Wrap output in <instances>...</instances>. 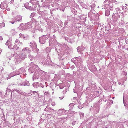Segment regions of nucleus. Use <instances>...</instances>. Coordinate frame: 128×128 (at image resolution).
I'll use <instances>...</instances> for the list:
<instances>
[{"mask_svg": "<svg viewBox=\"0 0 128 128\" xmlns=\"http://www.w3.org/2000/svg\"><path fill=\"white\" fill-rule=\"evenodd\" d=\"M52 62L51 60V58L49 56H48L47 59L45 60V62L44 63L45 64L50 65L52 64Z\"/></svg>", "mask_w": 128, "mask_h": 128, "instance_id": "nucleus-13", "label": "nucleus"}, {"mask_svg": "<svg viewBox=\"0 0 128 128\" xmlns=\"http://www.w3.org/2000/svg\"><path fill=\"white\" fill-rule=\"evenodd\" d=\"M60 49H61V48L59 46H57L55 47V50L59 54L62 53V50H60Z\"/></svg>", "mask_w": 128, "mask_h": 128, "instance_id": "nucleus-22", "label": "nucleus"}, {"mask_svg": "<svg viewBox=\"0 0 128 128\" xmlns=\"http://www.w3.org/2000/svg\"><path fill=\"white\" fill-rule=\"evenodd\" d=\"M69 20H65V22L64 23V25L65 26H66V25L69 22Z\"/></svg>", "mask_w": 128, "mask_h": 128, "instance_id": "nucleus-54", "label": "nucleus"}, {"mask_svg": "<svg viewBox=\"0 0 128 128\" xmlns=\"http://www.w3.org/2000/svg\"><path fill=\"white\" fill-rule=\"evenodd\" d=\"M87 64L88 67H90L92 64V60L89 59L87 61Z\"/></svg>", "mask_w": 128, "mask_h": 128, "instance_id": "nucleus-24", "label": "nucleus"}, {"mask_svg": "<svg viewBox=\"0 0 128 128\" xmlns=\"http://www.w3.org/2000/svg\"><path fill=\"white\" fill-rule=\"evenodd\" d=\"M79 114L81 118H83L84 117V113L81 112H80Z\"/></svg>", "mask_w": 128, "mask_h": 128, "instance_id": "nucleus-44", "label": "nucleus"}, {"mask_svg": "<svg viewBox=\"0 0 128 128\" xmlns=\"http://www.w3.org/2000/svg\"><path fill=\"white\" fill-rule=\"evenodd\" d=\"M74 104L73 103L70 104L68 105V106L70 109H72L73 108Z\"/></svg>", "mask_w": 128, "mask_h": 128, "instance_id": "nucleus-37", "label": "nucleus"}, {"mask_svg": "<svg viewBox=\"0 0 128 128\" xmlns=\"http://www.w3.org/2000/svg\"><path fill=\"white\" fill-rule=\"evenodd\" d=\"M46 50L47 52H50V51L51 49L50 47H48L46 48Z\"/></svg>", "mask_w": 128, "mask_h": 128, "instance_id": "nucleus-48", "label": "nucleus"}, {"mask_svg": "<svg viewBox=\"0 0 128 128\" xmlns=\"http://www.w3.org/2000/svg\"><path fill=\"white\" fill-rule=\"evenodd\" d=\"M11 56H9L8 57V59H9L10 60L11 59V58H12V57H13L14 56V54H11Z\"/></svg>", "mask_w": 128, "mask_h": 128, "instance_id": "nucleus-53", "label": "nucleus"}, {"mask_svg": "<svg viewBox=\"0 0 128 128\" xmlns=\"http://www.w3.org/2000/svg\"><path fill=\"white\" fill-rule=\"evenodd\" d=\"M16 42L17 44H18L20 42V41L19 40L16 39Z\"/></svg>", "mask_w": 128, "mask_h": 128, "instance_id": "nucleus-63", "label": "nucleus"}, {"mask_svg": "<svg viewBox=\"0 0 128 128\" xmlns=\"http://www.w3.org/2000/svg\"><path fill=\"white\" fill-rule=\"evenodd\" d=\"M22 16H17L15 18V20L16 22L18 21L21 22Z\"/></svg>", "mask_w": 128, "mask_h": 128, "instance_id": "nucleus-23", "label": "nucleus"}, {"mask_svg": "<svg viewBox=\"0 0 128 128\" xmlns=\"http://www.w3.org/2000/svg\"><path fill=\"white\" fill-rule=\"evenodd\" d=\"M11 49H14V50H19V46L18 45L15 44L13 48H12Z\"/></svg>", "mask_w": 128, "mask_h": 128, "instance_id": "nucleus-29", "label": "nucleus"}, {"mask_svg": "<svg viewBox=\"0 0 128 128\" xmlns=\"http://www.w3.org/2000/svg\"><path fill=\"white\" fill-rule=\"evenodd\" d=\"M26 57V56L24 54H21L20 56H18L16 57L14 60L16 64H19Z\"/></svg>", "mask_w": 128, "mask_h": 128, "instance_id": "nucleus-2", "label": "nucleus"}, {"mask_svg": "<svg viewBox=\"0 0 128 128\" xmlns=\"http://www.w3.org/2000/svg\"><path fill=\"white\" fill-rule=\"evenodd\" d=\"M85 48L82 44L80 46H78L77 48V50L78 52H80L83 51L85 49Z\"/></svg>", "mask_w": 128, "mask_h": 128, "instance_id": "nucleus-17", "label": "nucleus"}, {"mask_svg": "<svg viewBox=\"0 0 128 128\" xmlns=\"http://www.w3.org/2000/svg\"><path fill=\"white\" fill-rule=\"evenodd\" d=\"M32 21H31L30 22H28V23H27V24L29 25V26H31L32 24Z\"/></svg>", "mask_w": 128, "mask_h": 128, "instance_id": "nucleus-61", "label": "nucleus"}, {"mask_svg": "<svg viewBox=\"0 0 128 128\" xmlns=\"http://www.w3.org/2000/svg\"><path fill=\"white\" fill-rule=\"evenodd\" d=\"M35 50L36 51V53L38 54L39 52L38 51L39 50L36 47L35 48Z\"/></svg>", "mask_w": 128, "mask_h": 128, "instance_id": "nucleus-51", "label": "nucleus"}, {"mask_svg": "<svg viewBox=\"0 0 128 128\" xmlns=\"http://www.w3.org/2000/svg\"><path fill=\"white\" fill-rule=\"evenodd\" d=\"M65 39L66 40H67L68 42H72L71 40H70V39H69V38L68 37H66L65 38Z\"/></svg>", "mask_w": 128, "mask_h": 128, "instance_id": "nucleus-43", "label": "nucleus"}, {"mask_svg": "<svg viewBox=\"0 0 128 128\" xmlns=\"http://www.w3.org/2000/svg\"><path fill=\"white\" fill-rule=\"evenodd\" d=\"M30 46L32 48H34L37 46L36 42L33 41L30 42Z\"/></svg>", "mask_w": 128, "mask_h": 128, "instance_id": "nucleus-19", "label": "nucleus"}, {"mask_svg": "<svg viewBox=\"0 0 128 128\" xmlns=\"http://www.w3.org/2000/svg\"><path fill=\"white\" fill-rule=\"evenodd\" d=\"M44 110V111L48 112L50 113H54V109H52L50 108H48L47 107L45 108Z\"/></svg>", "mask_w": 128, "mask_h": 128, "instance_id": "nucleus-15", "label": "nucleus"}, {"mask_svg": "<svg viewBox=\"0 0 128 128\" xmlns=\"http://www.w3.org/2000/svg\"><path fill=\"white\" fill-rule=\"evenodd\" d=\"M72 109H70L68 111V112H67V113L70 114H71L72 112Z\"/></svg>", "mask_w": 128, "mask_h": 128, "instance_id": "nucleus-52", "label": "nucleus"}, {"mask_svg": "<svg viewBox=\"0 0 128 128\" xmlns=\"http://www.w3.org/2000/svg\"><path fill=\"white\" fill-rule=\"evenodd\" d=\"M21 99L20 95H18L16 96V97H12L11 101L14 102L18 103Z\"/></svg>", "mask_w": 128, "mask_h": 128, "instance_id": "nucleus-10", "label": "nucleus"}, {"mask_svg": "<svg viewBox=\"0 0 128 128\" xmlns=\"http://www.w3.org/2000/svg\"><path fill=\"white\" fill-rule=\"evenodd\" d=\"M96 12L93 9V8L92 9V10H90V12L88 13V16H90V15H91V18L92 20H95V17L96 16Z\"/></svg>", "mask_w": 128, "mask_h": 128, "instance_id": "nucleus-8", "label": "nucleus"}, {"mask_svg": "<svg viewBox=\"0 0 128 128\" xmlns=\"http://www.w3.org/2000/svg\"><path fill=\"white\" fill-rule=\"evenodd\" d=\"M106 10L105 15L106 16H108L110 14V10H111L110 8H109L108 9V8H106Z\"/></svg>", "mask_w": 128, "mask_h": 128, "instance_id": "nucleus-27", "label": "nucleus"}, {"mask_svg": "<svg viewBox=\"0 0 128 128\" xmlns=\"http://www.w3.org/2000/svg\"><path fill=\"white\" fill-rule=\"evenodd\" d=\"M49 38V36L47 35H43L39 38V42L41 44H44Z\"/></svg>", "mask_w": 128, "mask_h": 128, "instance_id": "nucleus-3", "label": "nucleus"}, {"mask_svg": "<svg viewBox=\"0 0 128 128\" xmlns=\"http://www.w3.org/2000/svg\"><path fill=\"white\" fill-rule=\"evenodd\" d=\"M11 92L10 90V89L8 88H6V93H5L6 95L9 94L10 92Z\"/></svg>", "mask_w": 128, "mask_h": 128, "instance_id": "nucleus-38", "label": "nucleus"}, {"mask_svg": "<svg viewBox=\"0 0 128 128\" xmlns=\"http://www.w3.org/2000/svg\"><path fill=\"white\" fill-rule=\"evenodd\" d=\"M59 86L60 88L62 89L64 88L65 86V84H61L59 85Z\"/></svg>", "mask_w": 128, "mask_h": 128, "instance_id": "nucleus-40", "label": "nucleus"}, {"mask_svg": "<svg viewBox=\"0 0 128 128\" xmlns=\"http://www.w3.org/2000/svg\"><path fill=\"white\" fill-rule=\"evenodd\" d=\"M110 107V106H108V105H107V104L104 106V108L105 109L109 108Z\"/></svg>", "mask_w": 128, "mask_h": 128, "instance_id": "nucleus-55", "label": "nucleus"}, {"mask_svg": "<svg viewBox=\"0 0 128 128\" xmlns=\"http://www.w3.org/2000/svg\"><path fill=\"white\" fill-rule=\"evenodd\" d=\"M30 64H33V65L31 66L32 65H30L31 66L29 68L28 70L30 73L32 74L34 72L35 69L36 68V67H38L37 66L34 64L32 62L30 63Z\"/></svg>", "mask_w": 128, "mask_h": 128, "instance_id": "nucleus-9", "label": "nucleus"}, {"mask_svg": "<svg viewBox=\"0 0 128 128\" xmlns=\"http://www.w3.org/2000/svg\"><path fill=\"white\" fill-rule=\"evenodd\" d=\"M16 74L14 71L10 73L8 75V77H6V78L7 80H8L10 78L14 76H16Z\"/></svg>", "mask_w": 128, "mask_h": 128, "instance_id": "nucleus-21", "label": "nucleus"}, {"mask_svg": "<svg viewBox=\"0 0 128 128\" xmlns=\"http://www.w3.org/2000/svg\"><path fill=\"white\" fill-rule=\"evenodd\" d=\"M112 17V24L114 25L116 24L118 19L120 18V16L118 13H113Z\"/></svg>", "mask_w": 128, "mask_h": 128, "instance_id": "nucleus-4", "label": "nucleus"}, {"mask_svg": "<svg viewBox=\"0 0 128 128\" xmlns=\"http://www.w3.org/2000/svg\"><path fill=\"white\" fill-rule=\"evenodd\" d=\"M77 112H76L74 111H72L71 114L72 115V116H73L74 115V114H75Z\"/></svg>", "mask_w": 128, "mask_h": 128, "instance_id": "nucleus-58", "label": "nucleus"}, {"mask_svg": "<svg viewBox=\"0 0 128 128\" xmlns=\"http://www.w3.org/2000/svg\"><path fill=\"white\" fill-rule=\"evenodd\" d=\"M76 57H75L73 58H72L71 60V61L74 63L75 64H76V63L78 62H76Z\"/></svg>", "mask_w": 128, "mask_h": 128, "instance_id": "nucleus-31", "label": "nucleus"}, {"mask_svg": "<svg viewBox=\"0 0 128 128\" xmlns=\"http://www.w3.org/2000/svg\"><path fill=\"white\" fill-rule=\"evenodd\" d=\"M126 97H126V98L125 97V96L124 95L123 98V101L124 104V106H127V105L126 104V103L125 102V100H126Z\"/></svg>", "mask_w": 128, "mask_h": 128, "instance_id": "nucleus-33", "label": "nucleus"}, {"mask_svg": "<svg viewBox=\"0 0 128 128\" xmlns=\"http://www.w3.org/2000/svg\"><path fill=\"white\" fill-rule=\"evenodd\" d=\"M65 112V110L64 109H59L58 112V113L60 115L64 114Z\"/></svg>", "mask_w": 128, "mask_h": 128, "instance_id": "nucleus-28", "label": "nucleus"}, {"mask_svg": "<svg viewBox=\"0 0 128 128\" xmlns=\"http://www.w3.org/2000/svg\"><path fill=\"white\" fill-rule=\"evenodd\" d=\"M48 116H51V117H53L54 118L55 116L53 114H52L51 113V114H48Z\"/></svg>", "mask_w": 128, "mask_h": 128, "instance_id": "nucleus-62", "label": "nucleus"}, {"mask_svg": "<svg viewBox=\"0 0 128 128\" xmlns=\"http://www.w3.org/2000/svg\"><path fill=\"white\" fill-rule=\"evenodd\" d=\"M30 85V84L28 81L26 80L23 82H22L19 84H18V86H29Z\"/></svg>", "mask_w": 128, "mask_h": 128, "instance_id": "nucleus-12", "label": "nucleus"}, {"mask_svg": "<svg viewBox=\"0 0 128 128\" xmlns=\"http://www.w3.org/2000/svg\"><path fill=\"white\" fill-rule=\"evenodd\" d=\"M101 104L100 100L96 103H94L92 107L90 108V110L94 114L98 113L100 110Z\"/></svg>", "mask_w": 128, "mask_h": 128, "instance_id": "nucleus-1", "label": "nucleus"}, {"mask_svg": "<svg viewBox=\"0 0 128 128\" xmlns=\"http://www.w3.org/2000/svg\"><path fill=\"white\" fill-rule=\"evenodd\" d=\"M76 62H79L81 60V58L80 57H76Z\"/></svg>", "mask_w": 128, "mask_h": 128, "instance_id": "nucleus-46", "label": "nucleus"}, {"mask_svg": "<svg viewBox=\"0 0 128 128\" xmlns=\"http://www.w3.org/2000/svg\"><path fill=\"white\" fill-rule=\"evenodd\" d=\"M92 87L93 90H94L96 89V86L94 84H92Z\"/></svg>", "mask_w": 128, "mask_h": 128, "instance_id": "nucleus-47", "label": "nucleus"}, {"mask_svg": "<svg viewBox=\"0 0 128 128\" xmlns=\"http://www.w3.org/2000/svg\"><path fill=\"white\" fill-rule=\"evenodd\" d=\"M27 50H28V48H24L22 50H24V51H26Z\"/></svg>", "mask_w": 128, "mask_h": 128, "instance_id": "nucleus-57", "label": "nucleus"}, {"mask_svg": "<svg viewBox=\"0 0 128 128\" xmlns=\"http://www.w3.org/2000/svg\"><path fill=\"white\" fill-rule=\"evenodd\" d=\"M22 38L24 40H29V36L27 35H25L24 34Z\"/></svg>", "mask_w": 128, "mask_h": 128, "instance_id": "nucleus-36", "label": "nucleus"}, {"mask_svg": "<svg viewBox=\"0 0 128 128\" xmlns=\"http://www.w3.org/2000/svg\"><path fill=\"white\" fill-rule=\"evenodd\" d=\"M120 20L121 21L119 22V23L121 25H124V24L125 22L124 21V18H121Z\"/></svg>", "mask_w": 128, "mask_h": 128, "instance_id": "nucleus-34", "label": "nucleus"}, {"mask_svg": "<svg viewBox=\"0 0 128 128\" xmlns=\"http://www.w3.org/2000/svg\"><path fill=\"white\" fill-rule=\"evenodd\" d=\"M68 53L67 49L65 48L62 50V53H60V56H64L65 54H67Z\"/></svg>", "mask_w": 128, "mask_h": 128, "instance_id": "nucleus-16", "label": "nucleus"}, {"mask_svg": "<svg viewBox=\"0 0 128 128\" xmlns=\"http://www.w3.org/2000/svg\"><path fill=\"white\" fill-rule=\"evenodd\" d=\"M5 26V24L4 22H2V23H0V28H2L4 27Z\"/></svg>", "mask_w": 128, "mask_h": 128, "instance_id": "nucleus-45", "label": "nucleus"}, {"mask_svg": "<svg viewBox=\"0 0 128 128\" xmlns=\"http://www.w3.org/2000/svg\"><path fill=\"white\" fill-rule=\"evenodd\" d=\"M67 19L69 21L72 22L74 21L75 18L71 16H67Z\"/></svg>", "mask_w": 128, "mask_h": 128, "instance_id": "nucleus-20", "label": "nucleus"}, {"mask_svg": "<svg viewBox=\"0 0 128 128\" xmlns=\"http://www.w3.org/2000/svg\"><path fill=\"white\" fill-rule=\"evenodd\" d=\"M35 29L36 30H37L39 31L42 32L43 31L42 29L41 28L40 26H38V27H36Z\"/></svg>", "mask_w": 128, "mask_h": 128, "instance_id": "nucleus-32", "label": "nucleus"}, {"mask_svg": "<svg viewBox=\"0 0 128 128\" xmlns=\"http://www.w3.org/2000/svg\"><path fill=\"white\" fill-rule=\"evenodd\" d=\"M76 63L75 64L76 66V67L77 68H79L80 70H81L83 68V66L82 64L79 62H78V63Z\"/></svg>", "mask_w": 128, "mask_h": 128, "instance_id": "nucleus-18", "label": "nucleus"}, {"mask_svg": "<svg viewBox=\"0 0 128 128\" xmlns=\"http://www.w3.org/2000/svg\"><path fill=\"white\" fill-rule=\"evenodd\" d=\"M16 20H14V21H13V20H12V21H10L9 22L10 23H11L12 24H14V22H16Z\"/></svg>", "mask_w": 128, "mask_h": 128, "instance_id": "nucleus-60", "label": "nucleus"}, {"mask_svg": "<svg viewBox=\"0 0 128 128\" xmlns=\"http://www.w3.org/2000/svg\"><path fill=\"white\" fill-rule=\"evenodd\" d=\"M28 58L30 59V60L31 61L32 60V57L30 55H28Z\"/></svg>", "mask_w": 128, "mask_h": 128, "instance_id": "nucleus-50", "label": "nucleus"}, {"mask_svg": "<svg viewBox=\"0 0 128 128\" xmlns=\"http://www.w3.org/2000/svg\"><path fill=\"white\" fill-rule=\"evenodd\" d=\"M113 101L112 100H110L108 101L107 102V103L110 106L112 104Z\"/></svg>", "mask_w": 128, "mask_h": 128, "instance_id": "nucleus-42", "label": "nucleus"}, {"mask_svg": "<svg viewBox=\"0 0 128 128\" xmlns=\"http://www.w3.org/2000/svg\"><path fill=\"white\" fill-rule=\"evenodd\" d=\"M86 17L85 16L82 15H81L79 16H78V18H80V19H79L80 20L84 23L86 22Z\"/></svg>", "mask_w": 128, "mask_h": 128, "instance_id": "nucleus-14", "label": "nucleus"}, {"mask_svg": "<svg viewBox=\"0 0 128 128\" xmlns=\"http://www.w3.org/2000/svg\"><path fill=\"white\" fill-rule=\"evenodd\" d=\"M35 14L36 13L35 12H32V13L30 16V17L32 18L34 17L35 16Z\"/></svg>", "mask_w": 128, "mask_h": 128, "instance_id": "nucleus-49", "label": "nucleus"}, {"mask_svg": "<svg viewBox=\"0 0 128 128\" xmlns=\"http://www.w3.org/2000/svg\"><path fill=\"white\" fill-rule=\"evenodd\" d=\"M91 125L90 124H89L87 125L86 126V128H91Z\"/></svg>", "mask_w": 128, "mask_h": 128, "instance_id": "nucleus-56", "label": "nucleus"}, {"mask_svg": "<svg viewBox=\"0 0 128 128\" xmlns=\"http://www.w3.org/2000/svg\"><path fill=\"white\" fill-rule=\"evenodd\" d=\"M11 40L9 39L5 43V44L6 46H8V48H9L10 47V46H12L11 45L12 44H11Z\"/></svg>", "mask_w": 128, "mask_h": 128, "instance_id": "nucleus-25", "label": "nucleus"}, {"mask_svg": "<svg viewBox=\"0 0 128 128\" xmlns=\"http://www.w3.org/2000/svg\"><path fill=\"white\" fill-rule=\"evenodd\" d=\"M76 86L74 89V92L75 93H78L80 92L82 89V87L80 86L78 82H74Z\"/></svg>", "mask_w": 128, "mask_h": 128, "instance_id": "nucleus-5", "label": "nucleus"}, {"mask_svg": "<svg viewBox=\"0 0 128 128\" xmlns=\"http://www.w3.org/2000/svg\"><path fill=\"white\" fill-rule=\"evenodd\" d=\"M24 24L22 23V24H20V26L19 27V28H20L21 29H23V28L21 27V26H22V25H24Z\"/></svg>", "mask_w": 128, "mask_h": 128, "instance_id": "nucleus-59", "label": "nucleus"}, {"mask_svg": "<svg viewBox=\"0 0 128 128\" xmlns=\"http://www.w3.org/2000/svg\"><path fill=\"white\" fill-rule=\"evenodd\" d=\"M37 12L42 16L44 15L46 12V11L43 8H38L37 9Z\"/></svg>", "mask_w": 128, "mask_h": 128, "instance_id": "nucleus-11", "label": "nucleus"}, {"mask_svg": "<svg viewBox=\"0 0 128 128\" xmlns=\"http://www.w3.org/2000/svg\"><path fill=\"white\" fill-rule=\"evenodd\" d=\"M58 55L60 56H59L58 58L59 60H63V59H64V58L65 57V56H61L60 55V54H58Z\"/></svg>", "mask_w": 128, "mask_h": 128, "instance_id": "nucleus-39", "label": "nucleus"}, {"mask_svg": "<svg viewBox=\"0 0 128 128\" xmlns=\"http://www.w3.org/2000/svg\"><path fill=\"white\" fill-rule=\"evenodd\" d=\"M14 72H15L16 75L20 74L21 72H20V70H16Z\"/></svg>", "mask_w": 128, "mask_h": 128, "instance_id": "nucleus-41", "label": "nucleus"}, {"mask_svg": "<svg viewBox=\"0 0 128 128\" xmlns=\"http://www.w3.org/2000/svg\"><path fill=\"white\" fill-rule=\"evenodd\" d=\"M77 8H71V11L73 14H76L77 12Z\"/></svg>", "mask_w": 128, "mask_h": 128, "instance_id": "nucleus-30", "label": "nucleus"}, {"mask_svg": "<svg viewBox=\"0 0 128 128\" xmlns=\"http://www.w3.org/2000/svg\"><path fill=\"white\" fill-rule=\"evenodd\" d=\"M22 93L20 91L16 89L14 90L13 91L11 92L12 95V97H16V96L18 95L22 94Z\"/></svg>", "mask_w": 128, "mask_h": 128, "instance_id": "nucleus-6", "label": "nucleus"}, {"mask_svg": "<svg viewBox=\"0 0 128 128\" xmlns=\"http://www.w3.org/2000/svg\"><path fill=\"white\" fill-rule=\"evenodd\" d=\"M100 94V93L98 91H96L94 93L93 95L92 96L91 95H90V96H88L87 97L88 100L90 101H91L92 100V99L91 98V97H92L93 96L94 98H95L96 97L98 96Z\"/></svg>", "mask_w": 128, "mask_h": 128, "instance_id": "nucleus-7", "label": "nucleus"}, {"mask_svg": "<svg viewBox=\"0 0 128 128\" xmlns=\"http://www.w3.org/2000/svg\"><path fill=\"white\" fill-rule=\"evenodd\" d=\"M24 35V34H22L21 33H20L19 34V36L20 37H22V38Z\"/></svg>", "mask_w": 128, "mask_h": 128, "instance_id": "nucleus-64", "label": "nucleus"}, {"mask_svg": "<svg viewBox=\"0 0 128 128\" xmlns=\"http://www.w3.org/2000/svg\"><path fill=\"white\" fill-rule=\"evenodd\" d=\"M38 82H34L33 83L32 85L33 86L34 88H37L38 86Z\"/></svg>", "mask_w": 128, "mask_h": 128, "instance_id": "nucleus-35", "label": "nucleus"}, {"mask_svg": "<svg viewBox=\"0 0 128 128\" xmlns=\"http://www.w3.org/2000/svg\"><path fill=\"white\" fill-rule=\"evenodd\" d=\"M38 72L42 74V76H45L46 75L47 72H44L41 70L40 68H39L38 69Z\"/></svg>", "mask_w": 128, "mask_h": 128, "instance_id": "nucleus-26", "label": "nucleus"}]
</instances>
